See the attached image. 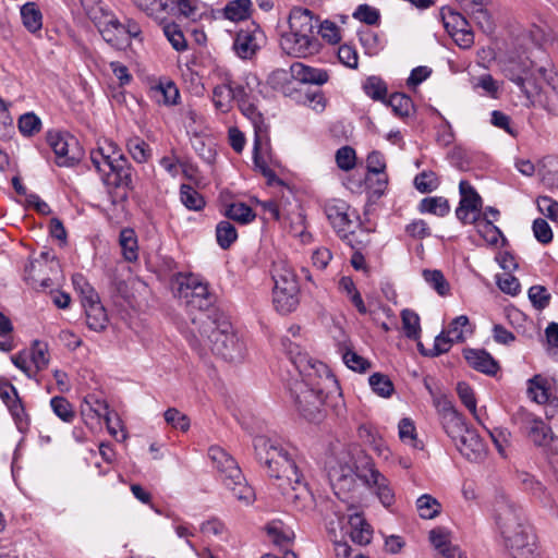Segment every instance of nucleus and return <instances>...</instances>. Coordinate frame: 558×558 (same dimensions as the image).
<instances>
[{
  "instance_id": "0e129e2a",
  "label": "nucleus",
  "mask_w": 558,
  "mask_h": 558,
  "mask_svg": "<svg viewBox=\"0 0 558 558\" xmlns=\"http://www.w3.org/2000/svg\"><path fill=\"white\" fill-rule=\"evenodd\" d=\"M317 36L320 35L323 39L329 44H338L341 39L340 28L338 25L329 20L320 22L318 20V27L316 28Z\"/></svg>"
},
{
  "instance_id": "f704fd0d",
  "label": "nucleus",
  "mask_w": 558,
  "mask_h": 558,
  "mask_svg": "<svg viewBox=\"0 0 558 558\" xmlns=\"http://www.w3.org/2000/svg\"><path fill=\"white\" fill-rule=\"evenodd\" d=\"M21 17L23 25L31 32L35 33L41 29L43 15L36 3L27 2L21 8Z\"/></svg>"
},
{
  "instance_id": "79ce46f5",
  "label": "nucleus",
  "mask_w": 558,
  "mask_h": 558,
  "mask_svg": "<svg viewBox=\"0 0 558 558\" xmlns=\"http://www.w3.org/2000/svg\"><path fill=\"white\" fill-rule=\"evenodd\" d=\"M399 438L405 445L414 449H422L423 445L417 439L416 428L411 418L404 417L398 424Z\"/></svg>"
},
{
  "instance_id": "20e7f679",
  "label": "nucleus",
  "mask_w": 558,
  "mask_h": 558,
  "mask_svg": "<svg viewBox=\"0 0 558 558\" xmlns=\"http://www.w3.org/2000/svg\"><path fill=\"white\" fill-rule=\"evenodd\" d=\"M191 345L199 352L208 348L225 361L241 362L245 356V344L232 331L229 323L217 325L207 315L193 319Z\"/></svg>"
},
{
  "instance_id": "393cba45",
  "label": "nucleus",
  "mask_w": 558,
  "mask_h": 558,
  "mask_svg": "<svg viewBox=\"0 0 558 558\" xmlns=\"http://www.w3.org/2000/svg\"><path fill=\"white\" fill-rule=\"evenodd\" d=\"M441 422L446 434L454 444L470 428L463 416L450 403L442 409Z\"/></svg>"
},
{
  "instance_id": "0eeeda50",
  "label": "nucleus",
  "mask_w": 558,
  "mask_h": 558,
  "mask_svg": "<svg viewBox=\"0 0 558 558\" xmlns=\"http://www.w3.org/2000/svg\"><path fill=\"white\" fill-rule=\"evenodd\" d=\"M90 161L106 184L125 187L132 185V167L112 141L98 143V147L90 151Z\"/></svg>"
},
{
  "instance_id": "412c9836",
  "label": "nucleus",
  "mask_w": 558,
  "mask_h": 558,
  "mask_svg": "<svg viewBox=\"0 0 558 558\" xmlns=\"http://www.w3.org/2000/svg\"><path fill=\"white\" fill-rule=\"evenodd\" d=\"M81 415L86 424H100L101 420L109 424L108 403L97 395H87L81 404Z\"/></svg>"
},
{
  "instance_id": "f257e3e1",
  "label": "nucleus",
  "mask_w": 558,
  "mask_h": 558,
  "mask_svg": "<svg viewBox=\"0 0 558 558\" xmlns=\"http://www.w3.org/2000/svg\"><path fill=\"white\" fill-rule=\"evenodd\" d=\"M281 344L289 355L294 374L288 381V389L300 414L310 422L323 418V405L330 389L338 383L329 367L300 350L298 343L288 337L281 339Z\"/></svg>"
},
{
  "instance_id": "3c124183",
  "label": "nucleus",
  "mask_w": 558,
  "mask_h": 558,
  "mask_svg": "<svg viewBox=\"0 0 558 558\" xmlns=\"http://www.w3.org/2000/svg\"><path fill=\"white\" fill-rule=\"evenodd\" d=\"M41 120L34 112L22 114L17 121L19 131L23 136L32 137L41 130Z\"/></svg>"
},
{
  "instance_id": "e433bc0d",
  "label": "nucleus",
  "mask_w": 558,
  "mask_h": 558,
  "mask_svg": "<svg viewBox=\"0 0 558 558\" xmlns=\"http://www.w3.org/2000/svg\"><path fill=\"white\" fill-rule=\"evenodd\" d=\"M416 509L422 519L430 520L436 518L441 511L440 502L432 495L424 494L416 500Z\"/></svg>"
},
{
  "instance_id": "7ed1b4c3",
  "label": "nucleus",
  "mask_w": 558,
  "mask_h": 558,
  "mask_svg": "<svg viewBox=\"0 0 558 558\" xmlns=\"http://www.w3.org/2000/svg\"><path fill=\"white\" fill-rule=\"evenodd\" d=\"M545 37L544 32L536 27L529 34L523 33L514 47L500 60L504 75L513 82L527 97L537 93L541 82L551 84L554 73L544 66L536 68L531 60L532 48L538 47Z\"/></svg>"
},
{
  "instance_id": "c9c22d12",
  "label": "nucleus",
  "mask_w": 558,
  "mask_h": 558,
  "mask_svg": "<svg viewBox=\"0 0 558 558\" xmlns=\"http://www.w3.org/2000/svg\"><path fill=\"white\" fill-rule=\"evenodd\" d=\"M122 255L128 262H135L138 257L137 239L132 229H124L119 238Z\"/></svg>"
},
{
  "instance_id": "f3484780",
  "label": "nucleus",
  "mask_w": 558,
  "mask_h": 558,
  "mask_svg": "<svg viewBox=\"0 0 558 558\" xmlns=\"http://www.w3.org/2000/svg\"><path fill=\"white\" fill-rule=\"evenodd\" d=\"M47 143L56 155V163L59 167H72L80 160L76 153L77 142L68 133L61 131H48Z\"/></svg>"
},
{
  "instance_id": "c85d7f7f",
  "label": "nucleus",
  "mask_w": 558,
  "mask_h": 558,
  "mask_svg": "<svg viewBox=\"0 0 558 558\" xmlns=\"http://www.w3.org/2000/svg\"><path fill=\"white\" fill-rule=\"evenodd\" d=\"M99 33L101 34L102 38L112 46H118L122 37L124 35V26L122 23L118 20V17L113 14H110L108 17L98 24L95 25Z\"/></svg>"
},
{
  "instance_id": "ea45409f",
  "label": "nucleus",
  "mask_w": 558,
  "mask_h": 558,
  "mask_svg": "<svg viewBox=\"0 0 558 558\" xmlns=\"http://www.w3.org/2000/svg\"><path fill=\"white\" fill-rule=\"evenodd\" d=\"M180 201L190 210L199 211L205 207L204 197L191 185L180 186Z\"/></svg>"
},
{
  "instance_id": "69168bd1",
  "label": "nucleus",
  "mask_w": 558,
  "mask_h": 558,
  "mask_svg": "<svg viewBox=\"0 0 558 558\" xmlns=\"http://www.w3.org/2000/svg\"><path fill=\"white\" fill-rule=\"evenodd\" d=\"M290 78H291L290 70L287 71L284 69H277L270 73V75L268 77V82L272 88H275L283 94H288L291 90V88L289 86Z\"/></svg>"
},
{
  "instance_id": "ddd939ff",
  "label": "nucleus",
  "mask_w": 558,
  "mask_h": 558,
  "mask_svg": "<svg viewBox=\"0 0 558 558\" xmlns=\"http://www.w3.org/2000/svg\"><path fill=\"white\" fill-rule=\"evenodd\" d=\"M512 422L535 446H547L553 439L550 426L524 408H519L512 414Z\"/></svg>"
},
{
  "instance_id": "9d476101",
  "label": "nucleus",
  "mask_w": 558,
  "mask_h": 558,
  "mask_svg": "<svg viewBox=\"0 0 558 558\" xmlns=\"http://www.w3.org/2000/svg\"><path fill=\"white\" fill-rule=\"evenodd\" d=\"M148 17L163 24L170 16L197 21L202 17L198 0H132Z\"/></svg>"
},
{
  "instance_id": "f03ea898",
  "label": "nucleus",
  "mask_w": 558,
  "mask_h": 558,
  "mask_svg": "<svg viewBox=\"0 0 558 558\" xmlns=\"http://www.w3.org/2000/svg\"><path fill=\"white\" fill-rule=\"evenodd\" d=\"M256 459L264 464L270 477L280 483L279 488L291 501L304 499L308 495L306 483L294 452L279 441L266 436H256L253 441Z\"/></svg>"
},
{
  "instance_id": "052dcab7",
  "label": "nucleus",
  "mask_w": 558,
  "mask_h": 558,
  "mask_svg": "<svg viewBox=\"0 0 558 558\" xmlns=\"http://www.w3.org/2000/svg\"><path fill=\"white\" fill-rule=\"evenodd\" d=\"M423 277L425 281L436 290L439 295H447L449 293V283L440 270H424Z\"/></svg>"
},
{
  "instance_id": "423d86ee",
  "label": "nucleus",
  "mask_w": 558,
  "mask_h": 558,
  "mask_svg": "<svg viewBox=\"0 0 558 558\" xmlns=\"http://www.w3.org/2000/svg\"><path fill=\"white\" fill-rule=\"evenodd\" d=\"M495 521L514 558H534V545L530 543L527 527L523 524L518 508L506 500L498 501Z\"/></svg>"
},
{
  "instance_id": "bf43d9fd",
  "label": "nucleus",
  "mask_w": 558,
  "mask_h": 558,
  "mask_svg": "<svg viewBox=\"0 0 558 558\" xmlns=\"http://www.w3.org/2000/svg\"><path fill=\"white\" fill-rule=\"evenodd\" d=\"M369 386L373 391L380 397L388 398L393 392V384L388 376L375 373L368 379Z\"/></svg>"
},
{
  "instance_id": "58836bf2",
  "label": "nucleus",
  "mask_w": 558,
  "mask_h": 558,
  "mask_svg": "<svg viewBox=\"0 0 558 558\" xmlns=\"http://www.w3.org/2000/svg\"><path fill=\"white\" fill-rule=\"evenodd\" d=\"M440 14L444 26L449 34L461 32L469 27L466 19L461 13L453 11L450 8H442Z\"/></svg>"
},
{
  "instance_id": "7c9ffc66",
  "label": "nucleus",
  "mask_w": 558,
  "mask_h": 558,
  "mask_svg": "<svg viewBox=\"0 0 558 558\" xmlns=\"http://www.w3.org/2000/svg\"><path fill=\"white\" fill-rule=\"evenodd\" d=\"M252 8L251 0H231L223 8L222 14L229 21L240 22L251 16Z\"/></svg>"
},
{
  "instance_id": "a211bd4d",
  "label": "nucleus",
  "mask_w": 558,
  "mask_h": 558,
  "mask_svg": "<svg viewBox=\"0 0 558 558\" xmlns=\"http://www.w3.org/2000/svg\"><path fill=\"white\" fill-rule=\"evenodd\" d=\"M366 472L359 473V478L372 488L383 506L389 507L395 502V493L387 477L376 469L369 457H364Z\"/></svg>"
},
{
  "instance_id": "4d7b16f0",
  "label": "nucleus",
  "mask_w": 558,
  "mask_h": 558,
  "mask_svg": "<svg viewBox=\"0 0 558 558\" xmlns=\"http://www.w3.org/2000/svg\"><path fill=\"white\" fill-rule=\"evenodd\" d=\"M453 343L457 342L450 337V335H448L446 330H442L435 338L433 348L429 350H422V354L430 357L439 356L444 353H447Z\"/></svg>"
},
{
  "instance_id": "e2e57ef3",
  "label": "nucleus",
  "mask_w": 558,
  "mask_h": 558,
  "mask_svg": "<svg viewBox=\"0 0 558 558\" xmlns=\"http://www.w3.org/2000/svg\"><path fill=\"white\" fill-rule=\"evenodd\" d=\"M163 34L177 51H183L186 49L185 37L180 27L174 23H166L163 25Z\"/></svg>"
},
{
  "instance_id": "4be33fe9",
  "label": "nucleus",
  "mask_w": 558,
  "mask_h": 558,
  "mask_svg": "<svg viewBox=\"0 0 558 558\" xmlns=\"http://www.w3.org/2000/svg\"><path fill=\"white\" fill-rule=\"evenodd\" d=\"M246 84H238L229 81L226 84L218 85L213 90V101L217 109L226 112L230 109L232 100H239L245 96Z\"/></svg>"
},
{
  "instance_id": "338daca9",
  "label": "nucleus",
  "mask_w": 558,
  "mask_h": 558,
  "mask_svg": "<svg viewBox=\"0 0 558 558\" xmlns=\"http://www.w3.org/2000/svg\"><path fill=\"white\" fill-rule=\"evenodd\" d=\"M73 284H74L75 290L80 292V295L82 299V305L85 302H93V300H96L97 298H99L98 293L87 282V280L85 279V277L83 275L73 276Z\"/></svg>"
},
{
  "instance_id": "6ab92c4d",
  "label": "nucleus",
  "mask_w": 558,
  "mask_h": 558,
  "mask_svg": "<svg viewBox=\"0 0 558 558\" xmlns=\"http://www.w3.org/2000/svg\"><path fill=\"white\" fill-rule=\"evenodd\" d=\"M459 191L461 199L456 210L458 219L464 223L475 222L482 208L481 196L466 180L460 181Z\"/></svg>"
},
{
  "instance_id": "5701e85b",
  "label": "nucleus",
  "mask_w": 558,
  "mask_h": 558,
  "mask_svg": "<svg viewBox=\"0 0 558 558\" xmlns=\"http://www.w3.org/2000/svg\"><path fill=\"white\" fill-rule=\"evenodd\" d=\"M463 356L473 369L488 376H495L500 368L490 353L482 349H465Z\"/></svg>"
},
{
  "instance_id": "6e6d98bb",
  "label": "nucleus",
  "mask_w": 558,
  "mask_h": 558,
  "mask_svg": "<svg viewBox=\"0 0 558 558\" xmlns=\"http://www.w3.org/2000/svg\"><path fill=\"white\" fill-rule=\"evenodd\" d=\"M527 395L534 402L543 404L548 400V391L545 388V380L541 375H535L527 381Z\"/></svg>"
},
{
  "instance_id": "dca6fc26",
  "label": "nucleus",
  "mask_w": 558,
  "mask_h": 558,
  "mask_svg": "<svg viewBox=\"0 0 558 558\" xmlns=\"http://www.w3.org/2000/svg\"><path fill=\"white\" fill-rule=\"evenodd\" d=\"M264 31L256 24L240 29L234 37L232 49L242 60H252L265 44Z\"/></svg>"
},
{
  "instance_id": "1a4fd4ad",
  "label": "nucleus",
  "mask_w": 558,
  "mask_h": 558,
  "mask_svg": "<svg viewBox=\"0 0 558 558\" xmlns=\"http://www.w3.org/2000/svg\"><path fill=\"white\" fill-rule=\"evenodd\" d=\"M272 302L277 312L291 313L299 305V282L292 267L286 260L272 265Z\"/></svg>"
},
{
  "instance_id": "c03bdc74",
  "label": "nucleus",
  "mask_w": 558,
  "mask_h": 558,
  "mask_svg": "<svg viewBox=\"0 0 558 558\" xmlns=\"http://www.w3.org/2000/svg\"><path fill=\"white\" fill-rule=\"evenodd\" d=\"M226 216L241 225H247L252 222L256 215L253 209L244 203H232L226 210Z\"/></svg>"
},
{
  "instance_id": "4c0bfd02",
  "label": "nucleus",
  "mask_w": 558,
  "mask_h": 558,
  "mask_svg": "<svg viewBox=\"0 0 558 558\" xmlns=\"http://www.w3.org/2000/svg\"><path fill=\"white\" fill-rule=\"evenodd\" d=\"M402 328L407 338L417 340L421 337L420 316L412 310L404 308L401 312Z\"/></svg>"
},
{
  "instance_id": "cd10ccee",
  "label": "nucleus",
  "mask_w": 558,
  "mask_h": 558,
  "mask_svg": "<svg viewBox=\"0 0 558 558\" xmlns=\"http://www.w3.org/2000/svg\"><path fill=\"white\" fill-rule=\"evenodd\" d=\"M86 315L87 327L94 331H102L108 324V316L105 307L97 298L93 302H85L83 304Z\"/></svg>"
},
{
  "instance_id": "37998d69",
  "label": "nucleus",
  "mask_w": 558,
  "mask_h": 558,
  "mask_svg": "<svg viewBox=\"0 0 558 558\" xmlns=\"http://www.w3.org/2000/svg\"><path fill=\"white\" fill-rule=\"evenodd\" d=\"M81 4L95 25L113 14L101 0H81Z\"/></svg>"
},
{
  "instance_id": "49530a36",
  "label": "nucleus",
  "mask_w": 558,
  "mask_h": 558,
  "mask_svg": "<svg viewBox=\"0 0 558 558\" xmlns=\"http://www.w3.org/2000/svg\"><path fill=\"white\" fill-rule=\"evenodd\" d=\"M126 147L132 158L138 163L147 162L151 157L149 145L140 137L130 138Z\"/></svg>"
},
{
  "instance_id": "9b49d317",
  "label": "nucleus",
  "mask_w": 558,
  "mask_h": 558,
  "mask_svg": "<svg viewBox=\"0 0 558 558\" xmlns=\"http://www.w3.org/2000/svg\"><path fill=\"white\" fill-rule=\"evenodd\" d=\"M363 450L356 445L341 446L326 463L331 482L350 481L366 472Z\"/></svg>"
},
{
  "instance_id": "8fccbe9b",
  "label": "nucleus",
  "mask_w": 558,
  "mask_h": 558,
  "mask_svg": "<svg viewBox=\"0 0 558 558\" xmlns=\"http://www.w3.org/2000/svg\"><path fill=\"white\" fill-rule=\"evenodd\" d=\"M360 41L369 56H376L385 47L384 38L376 32L366 29L360 33Z\"/></svg>"
},
{
  "instance_id": "4468645a",
  "label": "nucleus",
  "mask_w": 558,
  "mask_h": 558,
  "mask_svg": "<svg viewBox=\"0 0 558 558\" xmlns=\"http://www.w3.org/2000/svg\"><path fill=\"white\" fill-rule=\"evenodd\" d=\"M259 85L258 78L254 74L246 75V88L245 96L240 97L238 100L239 108L241 112L252 122L254 128V137H259L265 140L266 136H269V126L265 122L264 116L258 110L255 104V86Z\"/></svg>"
},
{
  "instance_id": "72a5a7b5",
  "label": "nucleus",
  "mask_w": 558,
  "mask_h": 558,
  "mask_svg": "<svg viewBox=\"0 0 558 558\" xmlns=\"http://www.w3.org/2000/svg\"><path fill=\"white\" fill-rule=\"evenodd\" d=\"M27 355L36 375L48 367L50 357L47 343L34 341Z\"/></svg>"
},
{
  "instance_id": "c756f323",
  "label": "nucleus",
  "mask_w": 558,
  "mask_h": 558,
  "mask_svg": "<svg viewBox=\"0 0 558 558\" xmlns=\"http://www.w3.org/2000/svg\"><path fill=\"white\" fill-rule=\"evenodd\" d=\"M269 136H266L265 140L259 137H254V147H253V161L255 167L262 172L264 177L271 180L276 177L275 172L268 167L266 155L269 150Z\"/></svg>"
},
{
  "instance_id": "b1692460",
  "label": "nucleus",
  "mask_w": 558,
  "mask_h": 558,
  "mask_svg": "<svg viewBox=\"0 0 558 558\" xmlns=\"http://www.w3.org/2000/svg\"><path fill=\"white\" fill-rule=\"evenodd\" d=\"M269 542L283 551L291 550L295 534L293 530L281 521H271L265 526Z\"/></svg>"
},
{
  "instance_id": "6e6552de",
  "label": "nucleus",
  "mask_w": 558,
  "mask_h": 558,
  "mask_svg": "<svg viewBox=\"0 0 558 558\" xmlns=\"http://www.w3.org/2000/svg\"><path fill=\"white\" fill-rule=\"evenodd\" d=\"M208 457L219 473L223 485L232 492L233 496L246 504L254 500V490L246 483L236 461L222 448L211 446L208 449Z\"/></svg>"
},
{
  "instance_id": "a18cd8bd",
  "label": "nucleus",
  "mask_w": 558,
  "mask_h": 558,
  "mask_svg": "<svg viewBox=\"0 0 558 558\" xmlns=\"http://www.w3.org/2000/svg\"><path fill=\"white\" fill-rule=\"evenodd\" d=\"M477 230L482 238L490 245H497L499 240L502 244L506 242V238L502 232L489 219L477 218Z\"/></svg>"
},
{
  "instance_id": "13d9d810",
  "label": "nucleus",
  "mask_w": 558,
  "mask_h": 558,
  "mask_svg": "<svg viewBox=\"0 0 558 558\" xmlns=\"http://www.w3.org/2000/svg\"><path fill=\"white\" fill-rule=\"evenodd\" d=\"M428 538L434 548L440 554L453 546L450 531L441 526L430 530Z\"/></svg>"
},
{
  "instance_id": "aec40b11",
  "label": "nucleus",
  "mask_w": 558,
  "mask_h": 558,
  "mask_svg": "<svg viewBox=\"0 0 558 558\" xmlns=\"http://www.w3.org/2000/svg\"><path fill=\"white\" fill-rule=\"evenodd\" d=\"M454 445L459 452L470 461L478 462L486 456L484 441L477 432L471 427L456 441Z\"/></svg>"
},
{
  "instance_id": "5fc2aeb1",
  "label": "nucleus",
  "mask_w": 558,
  "mask_h": 558,
  "mask_svg": "<svg viewBox=\"0 0 558 558\" xmlns=\"http://www.w3.org/2000/svg\"><path fill=\"white\" fill-rule=\"evenodd\" d=\"M364 93L374 100H385L387 96V84L378 76H369L363 84Z\"/></svg>"
},
{
  "instance_id": "603ef678",
  "label": "nucleus",
  "mask_w": 558,
  "mask_h": 558,
  "mask_svg": "<svg viewBox=\"0 0 558 558\" xmlns=\"http://www.w3.org/2000/svg\"><path fill=\"white\" fill-rule=\"evenodd\" d=\"M387 104L391 107L395 114L399 117H409L413 111V101L405 94L395 93L392 94Z\"/></svg>"
},
{
  "instance_id": "a19ab883",
  "label": "nucleus",
  "mask_w": 558,
  "mask_h": 558,
  "mask_svg": "<svg viewBox=\"0 0 558 558\" xmlns=\"http://www.w3.org/2000/svg\"><path fill=\"white\" fill-rule=\"evenodd\" d=\"M418 209L422 214L427 213L444 217L449 213L450 206L445 197L434 196L423 198L420 203Z\"/></svg>"
},
{
  "instance_id": "2eb2a0df",
  "label": "nucleus",
  "mask_w": 558,
  "mask_h": 558,
  "mask_svg": "<svg viewBox=\"0 0 558 558\" xmlns=\"http://www.w3.org/2000/svg\"><path fill=\"white\" fill-rule=\"evenodd\" d=\"M325 213L337 234L351 245L354 219L357 218L355 210L344 201L333 199L326 204Z\"/></svg>"
},
{
  "instance_id": "473e14b6",
  "label": "nucleus",
  "mask_w": 558,
  "mask_h": 558,
  "mask_svg": "<svg viewBox=\"0 0 558 558\" xmlns=\"http://www.w3.org/2000/svg\"><path fill=\"white\" fill-rule=\"evenodd\" d=\"M151 96L158 104L174 105L180 97V93L173 82L167 81L154 86Z\"/></svg>"
},
{
  "instance_id": "de8ad7c7",
  "label": "nucleus",
  "mask_w": 558,
  "mask_h": 558,
  "mask_svg": "<svg viewBox=\"0 0 558 558\" xmlns=\"http://www.w3.org/2000/svg\"><path fill=\"white\" fill-rule=\"evenodd\" d=\"M216 239L218 245L227 250L238 239V232L230 221L222 220L216 227Z\"/></svg>"
},
{
  "instance_id": "2f4dec72",
  "label": "nucleus",
  "mask_w": 558,
  "mask_h": 558,
  "mask_svg": "<svg viewBox=\"0 0 558 558\" xmlns=\"http://www.w3.org/2000/svg\"><path fill=\"white\" fill-rule=\"evenodd\" d=\"M366 166L369 173L379 175L376 192L383 193L388 182L385 174L386 161L384 155L379 151H372L367 156Z\"/></svg>"
},
{
  "instance_id": "774afa93",
  "label": "nucleus",
  "mask_w": 558,
  "mask_h": 558,
  "mask_svg": "<svg viewBox=\"0 0 558 558\" xmlns=\"http://www.w3.org/2000/svg\"><path fill=\"white\" fill-rule=\"evenodd\" d=\"M344 364L352 371L364 373L371 367L368 360L359 355L355 351L348 349L342 354Z\"/></svg>"
},
{
  "instance_id": "09e8293b",
  "label": "nucleus",
  "mask_w": 558,
  "mask_h": 558,
  "mask_svg": "<svg viewBox=\"0 0 558 558\" xmlns=\"http://www.w3.org/2000/svg\"><path fill=\"white\" fill-rule=\"evenodd\" d=\"M448 335L457 342H463L466 333H472L469 317L466 315H460L452 319L446 329Z\"/></svg>"
},
{
  "instance_id": "a878e982",
  "label": "nucleus",
  "mask_w": 558,
  "mask_h": 558,
  "mask_svg": "<svg viewBox=\"0 0 558 558\" xmlns=\"http://www.w3.org/2000/svg\"><path fill=\"white\" fill-rule=\"evenodd\" d=\"M291 78L302 84L323 85L328 78V72L323 69L313 68L302 62H294L290 66Z\"/></svg>"
},
{
  "instance_id": "f8f14e48",
  "label": "nucleus",
  "mask_w": 558,
  "mask_h": 558,
  "mask_svg": "<svg viewBox=\"0 0 558 558\" xmlns=\"http://www.w3.org/2000/svg\"><path fill=\"white\" fill-rule=\"evenodd\" d=\"M175 281L177 294L187 306L203 312L213 304L214 296L209 292L208 284L199 276L179 274Z\"/></svg>"
},
{
  "instance_id": "864d4df0",
  "label": "nucleus",
  "mask_w": 558,
  "mask_h": 558,
  "mask_svg": "<svg viewBox=\"0 0 558 558\" xmlns=\"http://www.w3.org/2000/svg\"><path fill=\"white\" fill-rule=\"evenodd\" d=\"M50 407L53 413L64 423H72L75 412L72 404L61 396H56L50 400Z\"/></svg>"
},
{
  "instance_id": "bb28decb",
  "label": "nucleus",
  "mask_w": 558,
  "mask_h": 558,
  "mask_svg": "<svg viewBox=\"0 0 558 558\" xmlns=\"http://www.w3.org/2000/svg\"><path fill=\"white\" fill-rule=\"evenodd\" d=\"M348 534L357 545H367L373 537V529L361 512H354L348 519Z\"/></svg>"
},
{
  "instance_id": "680f3d73",
  "label": "nucleus",
  "mask_w": 558,
  "mask_h": 558,
  "mask_svg": "<svg viewBox=\"0 0 558 558\" xmlns=\"http://www.w3.org/2000/svg\"><path fill=\"white\" fill-rule=\"evenodd\" d=\"M439 185V179L433 171H423L414 178V186L421 193L435 191Z\"/></svg>"
},
{
  "instance_id": "39448f33",
  "label": "nucleus",
  "mask_w": 558,
  "mask_h": 558,
  "mask_svg": "<svg viewBox=\"0 0 558 558\" xmlns=\"http://www.w3.org/2000/svg\"><path fill=\"white\" fill-rule=\"evenodd\" d=\"M289 29L280 36L281 50L293 58H307L320 50L316 28L318 16L310 9L293 7L288 15Z\"/></svg>"
}]
</instances>
